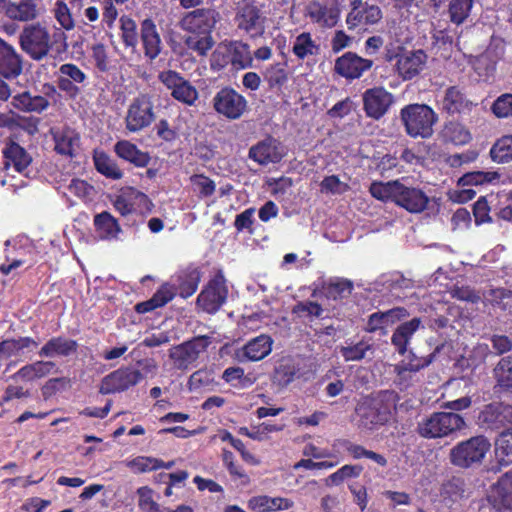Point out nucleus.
Returning <instances> with one entry per match:
<instances>
[{"mask_svg":"<svg viewBox=\"0 0 512 512\" xmlns=\"http://www.w3.org/2000/svg\"><path fill=\"white\" fill-rule=\"evenodd\" d=\"M421 320L415 317L407 322L400 324L391 337V343L400 355L407 352V346L413 334L418 330Z\"/></svg>","mask_w":512,"mask_h":512,"instance_id":"e433bc0d","label":"nucleus"},{"mask_svg":"<svg viewBox=\"0 0 512 512\" xmlns=\"http://www.w3.org/2000/svg\"><path fill=\"white\" fill-rule=\"evenodd\" d=\"M253 57L250 46L242 41H229L219 44L211 57V68L222 70L231 65L235 70L252 66Z\"/></svg>","mask_w":512,"mask_h":512,"instance_id":"0eeeda50","label":"nucleus"},{"mask_svg":"<svg viewBox=\"0 0 512 512\" xmlns=\"http://www.w3.org/2000/svg\"><path fill=\"white\" fill-rule=\"evenodd\" d=\"M489 499L498 511L512 510V471L504 473L493 484Z\"/></svg>","mask_w":512,"mask_h":512,"instance_id":"cd10ccee","label":"nucleus"},{"mask_svg":"<svg viewBox=\"0 0 512 512\" xmlns=\"http://www.w3.org/2000/svg\"><path fill=\"white\" fill-rule=\"evenodd\" d=\"M405 133L414 139H429L434 134L438 114L427 104L411 103L400 110Z\"/></svg>","mask_w":512,"mask_h":512,"instance_id":"20e7f679","label":"nucleus"},{"mask_svg":"<svg viewBox=\"0 0 512 512\" xmlns=\"http://www.w3.org/2000/svg\"><path fill=\"white\" fill-rule=\"evenodd\" d=\"M370 349V345L365 341H359L356 344L342 346L340 354L345 361H360L365 357L366 352Z\"/></svg>","mask_w":512,"mask_h":512,"instance_id":"bf43d9fd","label":"nucleus"},{"mask_svg":"<svg viewBox=\"0 0 512 512\" xmlns=\"http://www.w3.org/2000/svg\"><path fill=\"white\" fill-rule=\"evenodd\" d=\"M264 21L265 17L256 0H240L238 2L235 22L239 30L245 31L251 36H257L263 32Z\"/></svg>","mask_w":512,"mask_h":512,"instance_id":"2eb2a0df","label":"nucleus"},{"mask_svg":"<svg viewBox=\"0 0 512 512\" xmlns=\"http://www.w3.org/2000/svg\"><path fill=\"white\" fill-rule=\"evenodd\" d=\"M120 30L124 46L135 49L139 38L136 22L128 16H122L120 18Z\"/></svg>","mask_w":512,"mask_h":512,"instance_id":"864d4df0","label":"nucleus"},{"mask_svg":"<svg viewBox=\"0 0 512 512\" xmlns=\"http://www.w3.org/2000/svg\"><path fill=\"white\" fill-rule=\"evenodd\" d=\"M19 44L21 49L35 61L45 58L51 49L49 32L40 24L24 27L19 36Z\"/></svg>","mask_w":512,"mask_h":512,"instance_id":"ddd939ff","label":"nucleus"},{"mask_svg":"<svg viewBox=\"0 0 512 512\" xmlns=\"http://www.w3.org/2000/svg\"><path fill=\"white\" fill-rule=\"evenodd\" d=\"M54 12H55V18L57 19L59 24L65 30H71L74 28V26H75L74 19L71 15L70 9L68 8L66 3L58 0L55 3Z\"/></svg>","mask_w":512,"mask_h":512,"instance_id":"69168bd1","label":"nucleus"},{"mask_svg":"<svg viewBox=\"0 0 512 512\" xmlns=\"http://www.w3.org/2000/svg\"><path fill=\"white\" fill-rule=\"evenodd\" d=\"M93 225L101 240H116L122 232L118 220L108 211H102L94 216Z\"/></svg>","mask_w":512,"mask_h":512,"instance_id":"f704fd0d","label":"nucleus"},{"mask_svg":"<svg viewBox=\"0 0 512 512\" xmlns=\"http://www.w3.org/2000/svg\"><path fill=\"white\" fill-rule=\"evenodd\" d=\"M125 465L136 474L158 470L160 462L158 458L150 456H137L131 460H126Z\"/></svg>","mask_w":512,"mask_h":512,"instance_id":"5fc2aeb1","label":"nucleus"},{"mask_svg":"<svg viewBox=\"0 0 512 512\" xmlns=\"http://www.w3.org/2000/svg\"><path fill=\"white\" fill-rule=\"evenodd\" d=\"M350 5L351 11L346 18L350 30L360 26L376 24L382 18L381 9L377 5H369L363 0H351Z\"/></svg>","mask_w":512,"mask_h":512,"instance_id":"4be33fe9","label":"nucleus"},{"mask_svg":"<svg viewBox=\"0 0 512 512\" xmlns=\"http://www.w3.org/2000/svg\"><path fill=\"white\" fill-rule=\"evenodd\" d=\"M441 135L445 142H449L457 146L465 145L472 139L468 128L457 121H449L445 123Z\"/></svg>","mask_w":512,"mask_h":512,"instance_id":"37998d69","label":"nucleus"},{"mask_svg":"<svg viewBox=\"0 0 512 512\" xmlns=\"http://www.w3.org/2000/svg\"><path fill=\"white\" fill-rule=\"evenodd\" d=\"M493 378L500 391L512 394V354L500 358L493 368Z\"/></svg>","mask_w":512,"mask_h":512,"instance_id":"4c0bfd02","label":"nucleus"},{"mask_svg":"<svg viewBox=\"0 0 512 512\" xmlns=\"http://www.w3.org/2000/svg\"><path fill=\"white\" fill-rule=\"evenodd\" d=\"M60 76L57 80L58 88L70 98H76L81 90L76 84H82L87 75L73 63L62 64L59 68Z\"/></svg>","mask_w":512,"mask_h":512,"instance_id":"b1692460","label":"nucleus"},{"mask_svg":"<svg viewBox=\"0 0 512 512\" xmlns=\"http://www.w3.org/2000/svg\"><path fill=\"white\" fill-rule=\"evenodd\" d=\"M477 423L485 430H500L512 424V406L503 402L486 404L477 416Z\"/></svg>","mask_w":512,"mask_h":512,"instance_id":"f3484780","label":"nucleus"},{"mask_svg":"<svg viewBox=\"0 0 512 512\" xmlns=\"http://www.w3.org/2000/svg\"><path fill=\"white\" fill-rule=\"evenodd\" d=\"M115 210L121 216L145 215L152 211L154 205L150 198L134 187H127L115 197L113 201Z\"/></svg>","mask_w":512,"mask_h":512,"instance_id":"4468645a","label":"nucleus"},{"mask_svg":"<svg viewBox=\"0 0 512 512\" xmlns=\"http://www.w3.org/2000/svg\"><path fill=\"white\" fill-rule=\"evenodd\" d=\"M438 349L428 354L427 356H417L412 350L408 353V360L405 361L408 369L413 370L414 373L428 367L435 359Z\"/></svg>","mask_w":512,"mask_h":512,"instance_id":"680f3d73","label":"nucleus"},{"mask_svg":"<svg viewBox=\"0 0 512 512\" xmlns=\"http://www.w3.org/2000/svg\"><path fill=\"white\" fill-rule=\"evenodd\" d=\"M322 306L314 301H300L292 308V313L297 315L307 314L309 316L321 317L323 314Z\"/></svg>","mask_w":512,"mask_h":512,"instance_id":"774afa93","label":"nucleus"},{"mask_svg":"<svg viewBox=\"0 0 512 512\" xmlns=\"http://www.w3.org/2000/svg\"><path fill=\"white\" fill-rule=\"evenodd\" d=\"M175 297V292L170 283H163L152 297L146 301L139 302L134 306L135 312L145 314L158 308L164 307Z\"/></svg>","mask_w":512,"mask_h":512,"instance_id":"72a5a7b5","label":"nucleus"},{"mask_svg":"<svg viewBox=\"0 0 512 512\" xmlns=\"http://www.w3.org/2000/svg\"><path fill=\"white\" fill-rule=\"evenodd\" d=\"M248 156L259 165L279 163L284 157L283 146L272 136H267L249 149Z\"/></svg>","mask_w":512,"mask_h":512,"instance_id":"aec40b11","label":"nucleus"},{"mask_svg":"<svg viewBox=\"0 0 512 512\" xmlns=\"http://www.w3.org/2000/svg\"><path fill=\"white\" fill-rule=\"evenodd\" d=\"M393 103V95L383 87L367 89L363 94V108L366 115L379 120Z\"/></svg>","mask_w":512,"mask_h":512,"instance_id":"412c9836","label":"nucleus"},{"mask_svg":"<svg viewBox=\"0 0 512 512\" xmlns=\"http://www.w3.org/2000/svg\"><path fill=\"white\" fill-rule=\"evenodd\" d=\"M228 294L229 289L224 273L222 270H217L198 294L196 304L204 312L215 314L226 303Z\"/></svg>","mask_w":512,"mask_h":512,"instance_id":"6e6552de","label":"nucleus"},{"mask_svg":"<svg viewBox=\"0 0 512 512\" xmlns=\"http://www.w3.org/2000/svg\"><path fill=\"white\" fill-rule=\"evenodd\" d=\"M374 62L371 59L363 58L357 53L348 51L336 58L334 73L351 82L361 78L369 71Z\"/></svg>","mask_w":512,"mask_h":512,"instance_id":"a211bd4d","label":"nucleus"},{"mask_svg":"<svg viewBox=\"0 0 512 512\" xmlns=\"http://www.w3.org/2000/svg\"><path fill=\"white\" fill-rule=\"evenodd\" d=\"M292 52L298 60L303 61L307 57L319 54V45L313 40L309 32H302L296 36Z\"/></svg>","mask_w":512,"mask_h":512,"instance_id":"c03bdc74","label":"nucleus"},{"mask_svg":"<svg viewBox=\"0 0 512 512\" xmlns=\"http://www.w3.org/2000/svg\"><path fill=\"white\" fill-rule=\"evenodd\" d=\"M322 290L327 299L341 300L352 293L353 283L347 279L330 280L323 284Z\"/></svg>","mask_w":512,"mask_h":512,"instance_id":"de8ad7c7","label":"nucleus"},{"mask_svg":"<svg viewBox=\"0 0 512 512\" xmlns=\"http://www.w3.org/2000/svg\"><path fill=\"white\" fill-rule=\"evenodd\" d=\"M5 169L13 167L18 173H24L32 162V157L19 143L9 140L2 149Z\"/></svg>","mask_w":512,"mask_h":512,"instance_id":"c85d7f7f","label":"nucleus"},{"mask_svg":"<svg viewBox=\"0 0 512 512\" xmlns=\"http://www.w3.org/2000/svg\"><path fill=\"white\" fill-rule=\"evenodd\" d=\"M273 339L268 334H261L250 339L238 352L240 362H257L266 358L272 351Z\"/></svg>","mask_w":512,"mask_h":512,"instance_id":"393cba45","label":"nucleus"},{"mask_svg":"<svg viewBox=\"0 0 512 512\" xmlns=\"http://www.w3.org/2000/svg\"><path fill=\"white\" fill-rule=\"evenodd\" d=\"M369 192L375 199L392 202L412 214L422 213L430 202L428 195L422 189L406 186L400 180L373 181Z\"/></svg>","mask_w":512,"mask_h":512,"instance_id":"f03ea898","label":"nucleus"},{"mask_svg":"<svg viewBox=\"0 0 512 512\" xmlns=\"http://www.w3.org/2000/svg\"><path fill=\"white\" fill-rule=\"evenodd\" d=\"M425 59L423 50L405 51L395 64L396 71L403 80H411L421 72Z\"/></svg>","mask_w":512,"mask_h":512,"instance_id":"c756f323","label":"nucleus"},{"mask_svg":"<svg viewBox=\"0 0 512 512\" xmlns=\"http://www.w3.org/2000/svg\"><path fill=\"white\" fill-rule=\"evenodd\" d=\"M491 111L497 118L512 116V93H504L498 96L491 105Z\"/></svg>","mask_w":512,"mask_h":512,"instance_id":"13d9d810","label":"nucleus"},{"mask_svg":"<svg viewBox=\"0 0 512 512\" xmlns=\"http://www.w3.org/2000/svg\"><path fill=\"white\" fill-rule=\"evenodd\" d=\"M114 152L119 158L140 168L146 167L151 160L149 153L141 151L128 140L117 141L114 145Z\"/></svg>","mask_w":512,"mask_h":512,"instance_id":"473e14b6","label":"nucleus"},{"mask_svg":"<svg viewBox=\"0 0 512 512\" xmlns=\"http://www.w3.org/2000/svg\"><path fill=\"white\" fill-rule=\"evenodd\" d=\"M336 446H340L345 449L353 459L368 458L381 467H385L388 464L387 459L383 455L371 450H367L364 446L353 443L350 440L337 439L333 444V447Z\"/></svg>","mask_w":512,"mask_h":512,"instance_id":"ea45409f","label":"nucleus"},{"mask_svg":"<svg viewBox=\"0 0 512 512\" xmlns=\"http://www.w3.org/2000/svg\"><path fill=\"white\" fill-rule=\"evenodd\" d=\"M363 467L361 465L346 464L339 468L336 472L330 474L325 483L327 486H338L346 479L357 478L361 475Z\"/></svg>","mask_w":512,"mask_h":512,"instance_id":"603ef678","label":"nucleus"},{"mask_svg":"<svg viewBox=\"0 0 512 512\" xmlns=\"http://www.w3.org/2000/svg\"><path fill=\"white\" fill-rule=\"evenodd\" d=\"M218 18L219 13L212 8H197L183 17L181 26L186 34L182 40L187 50L198 56L207 55L215 44L212 31Z\"/></svg>","mask_w":512,"mask_h":512,"instance_id":"f257e3e1","label":"nucleus"},{"mask_svg":"<svg viewBox=\"0 0 512 512\" xmlns=\"http://www.w3.org/2000/svg\"><path fill=\"white\" fill-rule=\"evenodd\" d=\"M500 173L496 171H472L463 174L457 184L458 186H478L484 184L494 183L500 179Z\"/></svg>","mask_w":512,"mask_h":512,"instance_id":"8fccbe9b","label":"nucleus"},{"mask_svg":"<svg viewBox=\"0 0 512 512\" xmlns=\"http://www.w3.org/2000/svg\"><path fill=\"white\" fill-rule=\"evenodd\" d=\"M190 181L202 198L212 196L216 190L215 182L204 174H194L190 177Z\"/></svg>","mask_w":512,"mask_h":512,"instance_id":"052dcab7","label":"nucleus"},{"mask_svg":"<svg viewBox=\"0 0 512 512\" xmlns=\"http://www.w3.org/2000/svg\"><path fill=\"white\" fill-rule=\"evenodd\" d=\"M23 71V61L13 46L0 38V75L8 80L16 79Z\"/></svg>","mask_w":512,"mask_h":512,"instance_id":"bb28decb","label":"nucleus"},{"mask_svg":"<svg viewBox=\"0 0 512 512\" xmlns=\"http://www.w3.org/2000/svg\"><path fill=\"white\" fill-rule=\"evenodd\" d=\"M490 156L497 163L512 161V135H504L499 138L491 147Z\"/></svg>","mask_w":512,"mask_h":512,"instance_id":"3c124183","label":"nucleus"},{"mask_svg":"<svg viewBox=\"0 0 512 512\" xmlns=\"http://www.w3.org/2000/svg\"><path fill=\"white\" fill-rule=\"evenodd\" d=\"M473 215L476 225L492 222L490 206L485 196H481L473 205Z\"/></svg>","mask_w":512,"mask_h":512,"instance_id":"0e129e2a","label":"nucleus"},{"mask_svg":"<svg viewBox=\"0 0 512 512\" xmlns=\"http://www.w3.org/2000/svg\"><path fill=\"white\" fill-rule=\"evenodd\" d=\"M139 37L145 57L150 61L155 60L161 53L162 41L157 26L151 18L141 21Z\"/></svg>","mask_w":512,"mask_h":512,"instance_id":"a878e982","label":"nucleus"},{"mask_svg":"<svg viewBox=\"0 0 512 512\" xmlns=\"http://www.w3.org/2000/svg\"><path fill=\"white\" fill-rule=\"evenodd\" d=\"M474 0H450L447 9L449 21L460 26L469 18Z\"/></svg>","mask_w":512,"mask_h":512,"instance_id":"a18cd8bd","label":"nucleus"},{"mask_svg":"<svg viewBox=\"0 0 512 512\" xmlns=\"http://www.w3.org/2000/svg\"><path fill=\"white\" fill-rule=\"evenodd\" d=\"M327 13V6L319 1H311L306 7V16L309 17L313 23L327 24Z\"/></svg>","mask_w":512,"mask_h":512,"instance_id":"338daca9","label":"nucleus"},{"mask_svg":"<svg viewBox=\"0 0 512 512\" xmlns=\"http://www.w3.org/2000/svg\"><path fill=\"white\" fill-rule=\"evenodd\" d=\"M490 448L491 443L486 436H472L450 449L449 461L460 469L475 468L483 463Z\"/></svg>","mask_w":512,"mask_h":512,"instance_id":"423d86ee","label":"nucleus"},{"mask_svg":"<svg viewBox=\"0 0 512 512\" xmlns=\"http://www.w3.org/2000/svg\"><path fill=\"white\" fill-rule=\"evenodd\" d=\"M299 370L300 368L292 356H283L277 360L271 380L280 388L287 387L295 380Z\"/></svg>","mask_w":512,"mask_h":512,"instance_id":"7c9ffc66","label":"nucleus"},{"mask_svg":"<svg viewBox=\"0 0 512 512\" xmlns=\"http://www.w3.org/2000/svg\"><path fill=\"white\" fill-rule=\"evenodd\" d=\"M477 106L459 86L448 87L441 100V110L448 115H467Z\"/></svg>","mask_w":512,"mask_h":512,"instance_id":"5701e85b","label":"nucleus"},{"mask_svg":"<svg viewBox=\"0 0 512 512\" xmlns=\"http://www.w3.org/2000/svg\"><path fill=\"white\" fill-rule=\"evenodd\" d=\"M398 396L394 391H380L375 396L365 398L357 407L361 425L373 430L387 424L397 409Z\"/></svg>","mask_w":512,"mask_h":512,"instance_id":"7ed1b4c3","label":"nucleus"},{"mask_svg":"<svg viewBox=\"0 0 512 512\" xmlns=\"http://www.w3.org/2000/svg\"><path fill=\"white\" fill-rule=\"evenodd\" d=\"M490 302L493 306H496L502 310L512 308V290L505 288H497L491 290Z\"/></svg>","mask_w":512,"mask_h":512,"instance_id":"e2e57ef3","label":"nucleus"},{"mask_svg":"<svg viewBox=\"0 0 512 512\" xmlns=\"http://www.w3.org/2000/svg\"><path fill=\"white\" fill-rule=\"evenodd\" d=\"M212 107L219 116L234 121L242 118L247 112L248 101L231 86H224L213 96Z\"/></svg>","mask_w":512,"mask_h":512,"instance_id":"9d476101","label":"nucleus"},{"mask_svg":"<svg viewBox=\"0 0 512 512\" xmlns=\"http://www.w3.org/2000/svg\"><path fill=\"white\" fill-rule=\"evenodd\" d=\"M13 105L23 112L42 113L49 106V101L45 96L32 95L29 91H24L13 97Z\"/></svg>","mask_w":512,"mask_h":512,"instance_id":"58836bf2","label":"nucleus"},{"mask_svg":"<svg viewBox=\"0 0 512 512\" xmlns=\"http://www.w3.org/2000/svg\"><path fill=\"white\" fill-rule=\"evenodd\" d=\"M38 15L36 0H20L6 6V16L12 20L27 22L34 20Z\"/></svg>","mask_w":512,"mask_h":512,"instance_id":"a19ab883","label":"nucleus"},{"mask_svg":"<svg viewBox=\"0 0 512 512\" xmlns=\"http://www.w3.org/2000/svg\"><path fill=\"white\" fill-rule=\"evenodd\" d=\"M138 507L142 512H162L163 508L153 499V490L148 486L137 489Z\"/></svg>","mask_w":512,"mask_h":512,"instance_id":"6e6d98bb","label":"nucleus"},{"mask_svg":"<svg viewBox=\"0 0 512 512\" xmlns=\"http://www.w3.org/2000/svg\"><path fill=\"white\" fill-rule=\"evenodd\" d=\"M492 351L487 343H477L464 358L465 366L471 370L485 368L486 362Z\"/></svg>","mask_w":512,"mask_h":512,"instance_id":"09e8293b","label":"nucleus"},{"mask_svg":"<svg viewBox=\"0 0 512 512\" xmlns=\"http://www.w3.org/2000/svg\"><path fill=\"white\" fill-rule=\"evenodd\" d=\"M214 384V377L212 371L207 369H200L192 373L188 380L189 390H200L209 388Z\"/></svg>","mask_w":512,"mask_h":512,"instance_id":"4d7b16f0","label":"nucleus"},{"mask_svg":"<svg viewBox=\"0 0 512 512\" xmlns=\"http://www.w3.org/2000/svg\"><path fill=\"white\" fill-rule=\"evenodd\" d=\"M210 344L211 338L207 335L193 337L171 349L170 358L176 368L187 369L199 358L201 353L207 350Z\"/></svg>","mask_w":512,"mask_h":512,"instance_id":"dca6fc26","label":"nucleus"},{"mask_svg":"<svg viewBox=\"0 0 512 512\" xmlns=\"http://www.w3.org/2000/svg\"><path fill=\"white\" fill-rule=\"evenodd\" d=\"M144 379V374L138 368L127 365L110 372L101 380L99 393L103 395L122 393L135 387Z\"/></svg>","mask_w":512,"mask_h":512,"instance_id":"f8f14e48","label":"nucleus"},{"mask_svg":"<svg viewBox=\"0 0 512 512\" xmlns=\"http://www.w3.org/2000/svg\"><path fill=\"white\" fill-rule=\"evenodd\" d=\"M203 277L201 266L195 263H189L182 266L174 274V285H171L175 294L178 293L181 298L191 297L198 289Z\"/></svg>","mask_w":512,"mask_h":512,"instance_id":"6ab92c4d","label":"nucleus"},{"mask_svg":"<svg viewBox=\"0 0 512 512\" xmlns=\"http://www.w3.org/2000/svg\"><path fill=\"white\" fill-rule=\"evenodd\" d=\"M153 96L139 93L128 106L125 116V127L129 132L136 133L149 127L156 119Z\"/></svg>","mask_w":512,"mask_h":512,"instance_id":"1a4fd4ad","label":"nucleus"},{"mask_svg":"<svg viewBox=\"0 0 512 512\" xmlns=\"http://www.w3.org/2000/svg\"><path fill=\"white\" fill-rule=\"evenodd\" d=\"M55 142V151L63 156L74 157L75 149L79 146V134L69 127L62 128L52 133Z\"/></svg>","mask_w":512,"mask_h":512,"instance_id":"c9c22d12","label":"nucleus"},{"mask_svg":"<svg viewBox=\"0 0 512 512\" xmlns=\"http://www.w3.org/2000/svg\"><path fill=\"white\" fill-rule=\"evenodd\" d=\"M78 350V343L76 340L65 338L63 336H56L50 338L39 350L40 357L52 358L55 356L68 357Z\"/></svg>","mask_w":512,"mask_h":512,"instance_id":"2f4dec72","label":"nucleus"},{"mask_svg":"<svg viewBox=\"0 0 512 512\" xmlns=\"http://www.w3.org/2000/svg\"><path fill=\"white\" fill-rule=\"evenodd\" d=\"M158 79L177 102L191 107L198 101L197 88L181 73L171 69L164 70L158 74Z\"/></svg>","mask_w":512,"mask_h":512,"instance_id":"9b49d317","label":"nucleus"},{"mask_svg":"<svg viewBox=\"0 0 512 512\" xmlns=\"http://www.w3.org/2000/svg\"><path fill=\"white\" fill-rule=\"evenodd\" d=\"M495 455L501 466L512 464V428L502 431L495 442Z\"/></svg>","mask_w":512,"mask_h":512,"instance_id":"49530a36","label":"nucleus"},{"mask_svg":"<svg viewBox=\"0 0 512 512\" xmlns=\"http://www.w3.org/2000/svg\"><path fill=\"white\" fill-rule=\"evenodd\" d=\"M467 428L464 417L454 412H433L417 425L418 434L426 439L455 436Z\"/></svg>","mask_w":512,"mask_h":512,"instance_id":"39448f33","label":"nucleus"},{"mask_svg":"<svg viewBox=\"0 0 512 512\" xmlns=\"http://www.w3.org/2000/svg\"><path fill=\"white\" fill-rule=\"evenodd\" d=\"M93 162L98 173L112 180H119L123 172L118 164L104 151H94Z\"/></svg>","mask_w":512,"mask_h":512,"instance_id":"79ce46f5","label":"nucleus"}]
</instances>
